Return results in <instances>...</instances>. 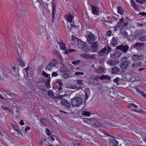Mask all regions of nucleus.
<instances>
[{
    "label": "nucleus",
    "mask_w": 146,
    "mask_h": 146,
    "mask_svg": "<svg viewBox=\"0 0 146 146\" xmlns=\"http://www.w3.org/2000/svg\"><path fill=\"white\" fill-rule=\"evenodd\" d=\"M117 44V42L116 38L113 37L111 40L110 46H115Z\"/></svg>",
    "instance_id": "18"
},
{
    "label": "nucleus",
    "mask_w": 146,
    "mask_h": 146,
    "mask_svg": "<svg viewBox=\"0 0 146 146\" xmlns=\"http://www.w3.org/2000/svg\"><path fill=\"white\" fill-rule=\"evenodd\" d=\"M136 38V36L135 35H130L128 36L127 39L129 40H132L135 39Z\"/></svg>",
    "instance_id": "31"
},
{
    "label": "nucleus",
    "mask_w": 146,
    "mask_h": 146,
    "mask_svg": "<svg viewBox=\"0 0 146 146\" xmlns=\"http://www.w3.org/2000/svg\"><path fill=\"white\" fill-rule=\"evenodd\" d=\"M78 46V47L85 51H88L90 50L89 47L87 46V44L81 40H77Z\"/></svg>",
    "instance_id": "3"
},
{
    "label": "nucleus",
    "mask_w": 146,
    "mask_h": 146,
    "mask_svg": "<svg viewBox=\"0 0 146 146\" xmlns=\"http://www.w3.org/2000/svg\"><path fill=\"white\" fill-rule=\"evenodd\" d=\"M74 74L76 76L82 75L84 74V73L82 72H76Z\"/></svg>",
    "instance_id": "52"
},
{
    "label": "nucleus",
    "mask_w": 146,
    "mask_h": 146,
    "mask_svg": "<svg viewBox=\"0 0 146 146\" xmlns=\"http://www.w3.org/2000/svg\"><path fill=\"white\" fill-rule=\"evenodd\" d=\"M117 12L119 13L121 15H123L124 13L123 9L120 7H117Z\"/></svg>",
    "instance_id": "32"
},
{
    "label": "nucleus",
    "mask_w": 146,
    "mask_h": 146,
    "mask_svg": "<svg viewBox=\"0 0 146 146\" xmlns=\"http://www.w3.org/2000/svg\"><path fill=\"white\" fill-rule=\"evenodd\" d=\"M128 23L127 22L123 23L122 24H121V26L123 27H126L128 25Z\"/></svg>",
    "instance_id": "62"
},
{
    "label": "nucleus",
    "mask_w": 146,
    "mask_h": 146,
    "mask_svg": "<svg viewBox=\"0 0 146 146\" xmlns=\"http://www.w3.org/2000/svg\"><path fill=\"white\" fill-rule=\"evenodd\" d=\"M40 2L38 1L34 3V5L35 8H38L40 6Z\"/></svg>",
    "instance_id": "35"
},
{
    "label": "nucleus",
    "mask_w": 146,
    "mask_h": 146,
    "mask_svg": "<svg viewBox=\"0 0 146 146\" xmlns=\"http://www.w3.org/2000/svg\"><path fill=\"white\" fill-rule=\"evenodd\" d=\"M142 65V63L140 61H137L134 62L131 66L132 68H134L141 66Z\"/></svg>",
    "instance_id": "14"
},
{
    "label": "nucleus",
    "mask_w": 146,
    "mask_h": 146,
    "mask_svg": "<svg viewBox=\"0 0 146 146\" xmlns=\"http://www.w3.org/2000/svg\"><path fill=\"white\" fill-rule=\"evenodd\" d=\"M128 58L124 56L120 59L121 63L119 64L120 67L122 69H125L128 67L130 61L127 60Z\"/></svg>",
    "instance_id": "2"
},
{
    "label": "nucleus",
    "mask_w": 146,
    "mask_h": 146,
    "mask_svg": "<svg viewBox=\"0 0 146 146\" xmlns=\"http://www.w3.org/2000/svg\"><path fill=\"white\" fill-rule=\"evenodd\" d=\"M5 79V76L3 74L2 75H0V80L1 81Z\"/></svg>",
    "instance_id": "60"
},
{
    "label": "nucleus",
    "mask_w": 146,
    "mask_h": 146,
    "mask_svg": "<svg viewBox=\"0 0 146 146\" xmlns=\"http://www.w3.org/2000/svg\"><path fill=\"white\" fill-rule=\"evenodd\" d=\"M144 45V44L140 42H137L136 44H135L134 46V47L137 48H141L143 47Z\"/></svg>",
    "instance_id": "30"
},
{
    "label": "nucleus",
    "mask_w": 146,
    "mask_h": 146,
    "mask_svg": "<svg viewBox=\"0 0 146 146\" xmlns=\"http://www.w3.org/2000/svg\"><path fill=\"white\" fill-rule=\"evenodd\" d=\"M42 75L43 76L45 77L46 78H47L49 75L48 74H47L46 73L44 72H42Z\"/></svg>",
    "instance_id": "55"
},
{
    "label": "nucleus",
    "mask_w": 146,
    "mask_h": 146,
    "mask_svg": "<svg viewBox=\"0 0 146 146\" xmlns=\"http://www.w3.org/2000/svg\"><path fill=\"white\" fill-rule=\"evenodd\" d=\"M120 69L116 66H113L112 68V73L113 74H116L120 72Z\"/></svg>",
    "instance_id": "16"
},
{
    "label": "nucleus",
    "mask_w": 146,
    "mask_h": 146,
    "mask_svg": "<svg viewBox=\"0 0 146 146\" xmlns=\"http://www.w3.org/2000/svg\"><path fill=\"white\" fill-rule=\"evenodd\" d=\"M20 58L19 59V65L22 67H23L25 66V63L23 60L21 59V57H20Z\"/></svg>",
    "instance_id": "40"
},
{
    "label": "nucleus",
    "mask_w": 146,
    "mask_h": 146,
    "mask_svg": "<svg viewBox=\"0 0 146 146\" xmlns=\"http://www.w3.org/2000/svg\"><path fill=\"white\" fill-rule=\"evenodd\" d=\"M56 82L59 85V87L58 88V90L59 91H60L62 89V87L63 86V83L60 80L58 79L56 80Z\"/></svg>",
    "instance_id": "19"
},
{
    "label": "nucleus",
    "mask_w": 146,
    "mask_h": 146,
    "mask_svg": "<svg viewBox=\"0 0 146 146\" xmlns=\"http://www.w3.org/2000/svg\"><path fill=\"white\" fill-rule=\"evenodd\" d=\"M52 52L53 54L55 55L60 60V61H62V58L61 55L60 54L59 52L56 50H52Z\"/></svg>",
    "instance_id": "15"
},
{
    "label": "nucleus",
    "mask_w": 146,
    "mask_h": 146,
    "mask_svg": "<svg viewBox=\"0 0 146 146\" xmlns=\"http://www.w3.org/2000/svg\"><path fill=\"white\" fill-rule=\"evenodd\" d=\"M66 15L67 20L69 22H71L74 17V15L73 12H72L71 13H70L68 15Z\"/></svg>",
    "instance_id": "13"
},
{
    "label": "nucleus",
    "mask_w": 146,
    "mask_h": 146,
    "mask_svg": "<svg viewBox=\"0 0 146 146\" xmlns=\"http://www.w3.org/2000/svg\"><path fill=\"white\" fill-rule=\"evenodd\" d=\"M90 114V113L89 112H88L85 111H83L82 115H84L86 116H89Z\"/></svg>",
    "instance_id": "45"
},
{
    "label": "nucleus",
    "mask_w": 146,
    "mask_h": 146,
    "mask_svg": "<svg viewBox=\"0 0 146 146\" xmlns=\"http://www.w3.org/2000/svg\"><path fill=\"white\" fill-rule=\"evenodd\" d=\"M58 75V73L56 72H54L52 74V76L53 77H56Z\"/></svg>",
    "instance_id": "58"
},
{
    "label": "nucleus",
    "mask_w": 146,
    "mask_h": 146,
    "mask_svg": "<svg viewBox=\"0 0 146 146\" xmlns=\"http://www.w3.org/2000/svg\"><path fill=\"white\" fill-rule=\"evenodd\" d=\"M124 19H123V18L122 17H121V19L119 20V22H118V24H119L120 25H119V27H121V24H122L124 22Z\"/></svg>",
    "instance_id": "43"
},
{
    "label": "nucleus",
    "mask_w": 146,
    "mask_h": 146,
    "mask_svg": "<svg viewBox=\"0 0 146 146\" xmlns=\"http://www.w3.org/2000/svg\"><path fill=\"white\" fill-rule=\"evenodd\" d=\"M129 48V47L127 45L122 44L117 46L115 48V50L119 49L123 52L125 53L127 51Z\"/></svg>",
    "instance_id": "5"
},
{
    "label": "nucleus",
    "mask_w": 146,
    "mask_h": 146,
    "mask_svg": "<svg viewBox=\"0 0 146 146\" xmlns=\"http://www.w3.org/2000/svg\"><path fill=\"white\" fill-rule=\"evenodd\" d=\"M86 38L88 42L91 43V42H94L96 38V36L91 32H89L87 34Z\"/></svg>",
    "instance_id": "4"
},
{
    "label": "nucleus",
    "mask_w": 146,
    "mask_h": 146,
    "mask_svg": "<svg viewBox=\"0 0 146 146\" xmlns=\"http://www.w3.org/2000/svg\"><path fill=\"white\" fill-rule=\"evenodd\" d=\"M90 125L95 127L100 126L101 125L100 123L94 118L91 119Z\"/></svg>",
    "instance_id": "9"
},
{
    "label": "nucleus",
    "mask_w": 146,
    "mask_h": 146,
    "mask_svg": "<svg viewBox=\"0 0 146 146\" xmlns=\"http://www.w3.org/2000/svg\"><path fill=\"white\" fill-rule=\"evenodd\" d=\"M1 108L3 110H8V108H7V107L4 106H1Z\"/></svg>",
    "instance_id": "64"
},
{
    "label": "nucleus",
    "mask_w": 146,
    "mask_h": 146,
    "mask_svg": "<svg viewBox=\"0 0 146 146\" xmlns=\"http://www.w3.org/2000/svg\"><path fill=\"white\" fill-rule=\"evenodd\" d=\"M70 24V26L68 25V27L69 29L70 30H71L72 28V27H75V26L73 25L72 24V23L71 22H69Z\"/></svg>",
    "instance_id": "57"
},
{
    "label": "nucleus",
    "mask_w": 146,
    "mask_h": 146,
    "mask_svg": "<svg viewBox=\"0 0 146 146\" xmlns=\"http://www.w3.org/2000/svg\"><path fill=\"white\" fill-rule=\"evenodd\" d=\"M13 127L14 130L17 131L19 134L21 135H22V133L19 127H18L17 126L14 125V126H13Z\"/></svg>",
    "instance_id": "33"
},
{
    "label": "nucleus",
    "mask_w": 146,
    "mask_h": 146,
    "mask_svg": "<svg viewBox=\"0 0 146 146\" xmlns=\"http://www.w3.org/2000/svg\"><path fill=\"white\" fill-rule=\"evenodd\" d=\"M91 119H89L87 118H84V121L85 122L87 123L88 124H90Z\"/></svg>",
    "instance_id": "49"
},
{
    "label": "nucleus",
    "mask_w": 146,
    "mask_h": 146,
    "mask_svg": "<svg viewBox=\"0 0 146 146\" xmlns=\"http://www.w3.org/2000/svg\"><path fill=\"white\" fill-rule=\"evenodd\" d=\"M92 13L94 15H97L99 14L100 10L99 8L96 6L91 5Z\"/></svg>",
    "instance_id": "10"
},
{
    "label": "nucleus",
    "mask_w": 146,
    "mask_h": 146,
    "mask_svg": "<svg viewBox=\"0 0 146 146\" xmlns=\"http://www.w3.org/2000/svg\"><path fill=\"white\" fill-rule=\"evenodd\" d=\"M71 88L72 89H76L77 90H78V89H81V86H78L77 87L76 85H74V86H72Z\"/></svg>",
    "instance_id": "48"
},
{
    "label": "nucleus",
    "mask_w": 146,
    "mask_h": 146,
    "mask_svg": "<svg viewBox=\"0 0 146 146\" xmlns=\"http://www.w3.org/2000/svg\"><path fill=\"white\" fill-rule=\"evenodd\" d=\"M59 46L61 49L64 50V49H65L66 48L65 46L63 44H60V45H59Z\"/></svg>",
    "instance_id": "54"
},
{
    "label": "nucleus",
    "mask_w": 146,
    "mask_h": 146,
    "mask_svg": "<svg viewBox=\"0 0 146 146\" xmlns=\"http://www.w3.org/2000/svg\"><path fill=\"white\" fill-rule=\"evenodd\" d=\"M129 104H130V106H128V107L129 108H131V106H133V107L134 108H137V105H136L135 104L133 103H130Z\"/></svg>",
    "instance_id": "50"
},
{
    "label": "nucleus",
    "mask_w": 146,
    "mask_h": 146,
    "mask_svg": "<svg viewBox=\"0 0 146 146\" xmlns=\"http://www.w3.org/2000/svg\"><path fill=\"white\" fill-rule=\"evenodd\" d=\"M143 58V56L141 54H134L131 56V59L134 61L142 60Z\"/></svg>",
    "instance_id": "7"
},
{
    "label": "nucleus",
    "mask_w": 146,
    "mask_h": 146,
    "mask_svg": "<svg viewBox=\"0 0 146 146\" xmlns=\"http://www.w3.org/2000/svg\"><path fill=\"white\" fill-rule=\"evenodd\" d=\"M121 34L124 37H128L127 33L125 31H123L121 33Z\"/></svg>",
    "instance_id": "41"
},
{
    "label": "nucleus",
    "mask_w": 146,
    "mask_h": 146,
    "mask_svg": "<svg viewBox=\"0 0 146 146\" xmlns=\"http://www.w3.org/2000/svg\"><path fill=\"white\" fill-rule=\"evenodd\" d=\"M137 133L142 136L144 141L146 142V134L144 132H141L139 131H137Z\"/></svg>",
    "instance_id": "29"
},
{
    "label": "nucleus",
    "mask_w": 146,
    "mask_h": 146,
    "mask_svg": "<svg viewBox=\"0 0 146 146\" xmlns=\"http://www.w3.org/2000/svg\"><path fill=\"white\" fill-rule=\"evenodd\" d=\"M5 96L6 97V98L8 99H11V96L9 95L7 93L8 92L6 90H3L1 91Z\"/></svg>",
    "instance_id": "27"
},
{
    "label": "nucleus",
    "mask_w": 146,
    "mask_h": 146,
    "mask_svg": "<svg viewBox=\"0 0 146 146\" xmlns=\"http://www.w3.org/2000/svg\"><path fill=\"white\" fill-rule=\"evenodd\" d=\"M16 47L17 48V50L19 55L20 56V57H21L22 56V54L23 51V49L20 48L19 45L18 44H17L16 45Z\"/></svg>",
    "instance_id": "23"
},
{
    "label": "nucleus",
    "mask_w": 146,
    "mask_h": 146,
    "mask_svg": "<svg viewBox=\"0 0 146 146\" xmlns=\"http://www.w3.org/2000/svg\"><path fill=\"white\" fill-rule=\"evenodd\" d=\"M77 82V84H76V85L78 86V84H79V86H80L81 85H82L83 84V82L82 80H77L76 81Z\"/></svg>",
    "instance_id": "46"
},
{
    "label": "nucleus",
    "mask_w": 146,
    "mask_h": 146,
    "mask_svg": "<svg viewBox=\"0 0 146 146\" xmlns=\"http://www.w3.org/2000/svg\"><path fill=\"white\" fill-rule=\"evenodd\" d=\"M107 63L110 65H114L118 64V61L116 60H109L107 61Z\"/></svg>",
    "instance_id": "20"
},
{
    "label": "nucleus",
    "mask_w": 146,
    "mask_h": 146,
    "mask_svg": "<svg viewBox=\"0 0 146 146\" xmlns=\"http://www.w3.org/2000/svg\"><path fill=\"white\" fill-rule=\"evenodd\" d=\"M83 101V99L79 97H75L72 98L70 102L72 107H78L80 106Z\"/></svg>",
    "instance_id": "1"
},
{
    "label": "nucleus",
    "mask_w": 146,
    "mask_h": 146,
    "mask_svg": "<svg viewBox=\"0 0 146 146\" xmlns=\"http://www.w3.org/2000/svg\"><path fill=\"white\" fill-rule=\"evenodd\" d=\"M107 50V48L106 47H104L102 50L98 53L99 56H102L105 53Z\"/></svg>",
    "instance_id": "24"
},
{
    "label": "nucleus",
    "mask_w": 146,
    "mask_h": 146,
    "mask_svg": "<svg viewBox=\"0 0 146 146\" xmlns=\"http://www.w3.org/2000/svg\"><path fill=\"white\" fill-rule=\"evenodd\" d=\"M136 91L139 93L141 95L144 92L143 90L141 91L139 89L136 88Z\"/></svg>",
    "instance_id": "53"
},
{
    "label": "nucleus",
    "mask_w": 146,
    "mask_h": 146,
    "mask_svg": "<svg viewBox=\"0 0 146 146\" xmlns=\"http://www.w3.org/2000/svg\"><path fill=\"white\" fill-rule=\"evenodd\" d=\"M118 145V142L115 139L111 140L110 143V146H117Z\"/></svg>",
    "instance_id": "22"
},
{
    "label": "nucleus",
    "mask_w": 146,
    "mask_h": 146,
    "mask_svg": "<svg viewBox=\"0 0 146 146\" xmlns=\"http://www.w3.org/2000/svg\"><path fill=\"white\" fill-rule=\"evenodd\" d=\"M139 39L141 41L146 40V31H144L139 37Z\"/></svg>",
    "instance_id": "21"
},
{
    "label": "nucleus",
    "mask_w": 146,
    "mask_h": 146,
    "mask_svg": "<svg viewBox=\"0 0 146 146\" xmlns=\"http://www.w3.org/2000/svg\"><path fill=\"white\" fill-rule=\"evenodd\" d=\"M121 52L116 51L113 54H110V57L112 58H117L119 57L121 54Z\"/></svg>",
    "instance_id": "12"
},
{
    "label": "nucleus",
    "mask_w": 146,
    "mask_h": 146,
    "mask_svg": "<svg viewBox=\"0 0 146 146\" xmlns=\"http://www.w3.org/2000/svg\"><path fill=\"white\" fill-rule=\"evenodd\" d=\"M60 102L62 105H64L68 108H70V107L71 105L70 102H68L67 100H66L63 99L61 100Z\"/></svg>",
    "instance_id": "11"
},
{
    "label": "nucleus",
    "mask_w": 146,
    "mask_h": 146,
    "mask_svg": "<svg viewBox=\"0 0 146 146\" xmlns=\"http://www.w3.org/2000/svg\"><path fill=\"white\" fill-rule=\"evenodd\" d=\"M81 61L80 60H78L72 62V63L74 65H76L79 64Z\"/></svg>",
    "instance_id": "44"
},
{
    "label": "nucleus",
    "mask_w": 146,
    "mask_h": 146,
    "mask_svg": "<svg viewBox=\"0 0 146 146\" xmlns=\"http://www.w3.org/2000/svg\"><path fill=\"white\" fill-rule=\"evenodd\" d=\"M100 79H107L108 80H110V76H109L103 75L101 76Z\"/></svg>",
    "instance_id": "34"
},
{
    "label": "nucleus",
    "mask_w": 146,
    "mask_h": 146,
    "mask_svg": "<svg viewBox=\"0 0 146 146\" xmlns=\"http://www.w3.org/2000/svg\"><path fill=\"white\" fill-rule=\"evenodd\" d=\"M50 80H47L46 85L47 88H49V87L50 86V84H49Z\"/></svg>",
    "instance_id": "59"
},
{
    "label": "nucleus",
    "mask_w": 146,
    "mask_h": 146,
    "mask_svg": "<svg viewBox=\"0 0 146 146\" xmlns=\"http://www.w3.org/2000/svg\"><path fill=\"white\" fill-rule=\"evenodd\" d=\"M46 133L48 135H50L51 134V132L50 130L48 128L45 129Z\"/></svg>",
    "instance_id": "51"
},
{
    "label": "nucleus",
    "mask_w": 146,
    "mask_h": 146,
    "mask_svg": "<svg viewBox=\"0 0 146 146\" xmlns=\"http://www.w3.org/2000/svg\"><path fill=\"white\" fill-rule=\"evenodd\" d=\"M76 51L73 49H68L66 50L65 51V54H68L70 52H76Z\"/></svg>",
    "instance_id": "36"
},
{
    "label": "nucleus",
    "mask_w": 146,
    "mask_h": 146,
    "mask_svg": "<svg viewBox=\"0 0 146 146\" xmlns=\"http://www.w3.org/2000/svg\"><path fill=\"white\" fill-rule=\"evenodd\" d=\"M91 51L93 52H97L98 50V46L97 44V42L92 43L91 46Z\"/></svg>",
    "instance_id": "8"
},
{
    "label": "nucleus",
    "mask_w": 146,
    "mask_h": 146,
    "mask_svg": "<svg viewBox=\"0 0 146 146\" xmlns=\"http://www.w3.org/2000/svg\"><path fill=\"white\" fill-rule=\"evenodd\" d=\"M57 63V61L54 58L52 59L51 61H50L49 64L54 67H55Z\"/></svg>",
    "instance_id": "25"
},
{
    "label": "nucleus",
    "mask_w": 146,
    "mask_h": 146,
    "mask_svg": "<svg viewBox=\"0 0 146 146\" xmlns=\"http://www.w3.org/2000/svg\"><path fill=\"white\" fill-rule=\"evenodd\" d=\"M119 81V79L118 78H116V79L114 80L113 81L115 83H116L117 84H118L119 83L118 81Z\"/></svg>",
    "instance_id": "63"
},
{
    "label": "nucleus",
    "mask_w": 146,
    "mask_h": 146,
    "mask_svg": "<svg viewBox=\"0 0 146 146\" xmlns=\"http://www.w3.org/2000/svg\"><path fill=\"white\" fill-rule=\"evenodd\" d=\"M139 15H141L145 17H146V13L144 12L139 13H138Z\"/></svg>",
    "instance_id": "56"
},
{
    "label": "nucleus",
    "mask_w": 146,
    "mask_h": 146,
    "mask_svg": "<svg viewBox=\"0 0 146 146\" xmlns=\"http://www.w3.org/2000/svg\"><path fill=\"white\" fill-rule=\"evenodd\" d=\"M47 94L48 96L50 97H52L54 96V94L52 91L51 90H49Z\"/></svg>",
    "instance_id": "42"
},
{
    "label": "nucleus",
    "mask_w": 146,
    "mask_h": 146,
    "mask_svg": "<svg viewBox=\"0 0 146 146\" xmlns=\"http://www.w3.org/2000/svg\"><path fill=\"white\" fill-rule=\"evenodd\" d=\"M45 79L43 78H38V81L37 82V83H44L45 81Z\"/></svg>",
    "instance_id": "38"
},
{
    "label": "nucleus",
    "mask_w": 146,
    "mask_h": 146,
    "mask_svg": "<svg viewBox=\"0 0 146 146\" xmlns=\"http://www.w3.org/2000/svg\"><path fill=\"white\" fill-rule=\"evenodd\" d=\"M40 121L42 125L45 127H47L48 126V123H49L48 121L44 118L40 119Z\"/></svg>",
    "instance_id": "17"
},
{
    "label": "nucleus",
    "mask_w": 146,
    "mask_h": 146,
    "mask_svg": "<svg viewBox=\"0 0 146 146\" xmlns=\"http://www.w3.org/2000/svg\"><path fill=\"white\" fill-rule=\"evenodd\" d=\"M136 3H131V6L135 10L138 9V8L136 5Z\"/></svg>",
    "instance_id": "47"
},
{
    "label": "nucleus",
    "mask_w": 146,
    "mask_h": 146,
    "mask_svg": "<svg viewBox=\"0 0 146 146\" xmlns=\"http://www.w3.org/2000/svg\"><path fill=\"white\" fill-rule=\"evenodd\" d=\"M96 71L98 73H102L105 70L104 68L102 66H100L98 67L97 69L96 70Z\"/></svg>",
    "instance_id": "26"
},
{
    "label": "nucleus",
    "mask_w": 146,
    "mask_h": 146,
    "mask_svg": "<svg viewBox=\"0 0 146 146\" xmlns=\"http://www.w3.org/2000/svg\"><path fill=\"white\" fill-rule=\"evenodd\" d=\"M56 6L54 5H52V19L53 20L55 18V13L56 11Z\"/></svg>",
    "instance_id": "28"
},
{
    "label": "nucleus",
    "mask_w": 146,
    "mask_h": 146,
    "mask_svg": "<svg viewBox=\"0 0 146 146\" xmlns=\"http://www.w3.org/2000/svg\"><path fill=\"white\" fill-rule=\"evenodd\" d=\"M38 89L43 91H45V87L43 85H38L37 86Z\"/></svg>",
    "instance_id": "37"
},
{
    "label": "nucleus",
    "mask_w": 146,
    "mask_h": 146,
    "mask_svg": "<svg viewBox=\"0 0 146 146\" xmlns=\"http://www.w3.org/2000/svg\"><path fill=\"white\" fill-rule=\"evenodd\" d=\"M143 25V24L141 23H137V26L138 27H142Z\"/></svg>",
    "instance_id": "61"
},
{
    "label": "nucleus",
    "mask_w": 146,
    "mask_h": 146,
    "mask_svg": "<svg viewBox=\"0 0 146 146\" xmlns=\"http://www.w3.org/2000/svg\"><path fill=\"white\" fill-rule=\"evenodd\" d=\"M80 56L83 58L88 59H93L95 57V56L94 54H88L86 53L81 54H80Z\"/></svg>",
    "instance_id": "6"
},
{
    "label": "nucleus",
    "mask_w": 146,
    "mask_h": 146,
    "mask_svg": "<svg viewBox=\"0 0 146 146\" xmlns=\"http://www.w3.org/2000/svg\"><path fill=\"white\" fill-rule=\"evenodd\" d=\"M53 67V66L51 65H50V64L48 63V65H47L46 67V70H48L49 71H50L52 70Z\"/></svg>",
    "instance_id": "39"
}]
</instances>
